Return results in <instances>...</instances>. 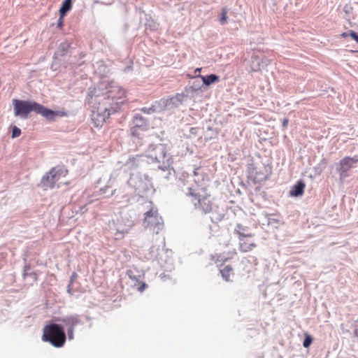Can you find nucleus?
<instances>
[{
	"mask_svg": "<svg viewBox=\"0 0 358 358\" xmlns=\"http://www.w3.org/2000/svg\"><path fill=\"white\" fill-rule=\"evenodd\" d=\"M126 92L114 81L103 80L89 88L85 102L91 108L96 126L117 112L124 102Z\"/></svg>",
	"mask_w": 358,
	"mask_h": 358,
	"instance_id": "obj_1",
	"label": "nucleus"
},
{
	"mask_svg": "<svg viewBox=\"0 0 358 358\" xmlns=\"http://www.w3.org/2000/svg\"><path fill=\"white\" fill-rule=\"evenodd\" d=\"M152 183L149 177L139 172H133L126 185L113 190L111 195L129 200L133 195L143 197L151 191Z\"/></svg>",
	"mask_w": 358,
	"mask_h": 358,
	"instance_id": "obj_2",
	"label": "nucleus"
},
{
	"mask_svg": "<svg viewBox=\"0 0 358 358\" xmlns=\"http://www.w3.org/2000/svg\"><path fill=\"white\" fill-rule=\"evenodd\" d=\"M13 104L15 115L22 118H27L31 112L40 114L50 121L55 120L56 117L63 115V113L60 111L52 110L35 101L13 99Z\"/></svg>",
	"mask_w": 358,
	"mask_h": 358,
	"instance_id": "obj_3",
	"label": "nucleus"
},
{
	"mask_svg": "<svg viewBox=\"0 0 358 358\" xmlns=\"http://www.w3.org/2000/svg\"><path fill=\"white\" fill-rule=\"evenodd\" d=\"M185 194L190 196L191 201L195 209L203 213H208L212 210L213 203L210 199V195L206 192V188L195 189L188 187L182 189Z\"/></svg>",
	"mask_w": 358,
	"mask_h": 358,
	"instance_id": "obj_4",
	"label": "nucleus"
},
{
	"mask_svg": "<svg viewBox=\"0 0 358 358\" xmlns=\"http://www.w3.org/2000/svg\"><path fill=\"white\" fill-rule=\"evenodd\" d=\"M42 340L50 343L55 348H62L66 341L64 327L59 324L51 322L43 327Z\"/></svg>",
	"mask_w": 358,
	"mask_h": 358,
	"instance_id": "obj_5",
	"label": "nucleus"
},
{
	"mask_svg": "<svg viewBox=\"0 0 358 358\" xmlns=\"http://www.w3.org/2000/svg\"><path fill=\"white\" fill-rule=\"evenodd\" d=\"M167 146L166 144L150 145L148 148V157L151 159L152 162L159 163V169L163 171H168V175L171 174L170 165L172 159L167 154Z\"/></svg>",
	"mask_w": 358,
	"mask_h": 358,
	"instance_id": "obj_6",
	"label": "nucleus"
},
{
	"mask_svg": "<svg viewBox=\"0 0 358 358\" xmlns=\"http://www.w3.org/2000/svg\"><path fill=\"white\" fill-rule=\"evenodd\" d=\"M143 225L156 234H159L164 228V221L159 215L156 208L152 207L149 210L145 213Z\"/></svg>",
	"mask_w": 358,
	"mask_h": 358,
	"instance_id": "obj_7",
	"label": "nucleus"
},
{
	"mask_svg": "<svg viewBox=\"0 0 358 358\" xmlns=\"http://www.w3.org/2000/svg\"><path fill=\"white\" fill-rule=\"evenodd\" d=\"M67 173V170L61 166L52 168L41 178V185L45 189H53L57 182Z\"/></svg>",
	"mask_w": 358,
	"mask_h": 358,
	"instance_id": "obj_8",
	"label": "nucleus"
},
{
	"mask_svg": "<svg viewBox=\"0 0 358 358\" xmlns=\"http://www.w3.org/2000/svg\"><path fill=\"white\" fill-rule=\"evenodd\" d=\"M55 321L63 324L66 328L67 337L69 341L74 338V329L78 325L83 324L80 316L78 314L68 315L55 318Z\"/></svg>",
	"mask_w": 358,
	"mask_h": 358,
	"instance_id": "obj_9",
	"label": "nucleus"
},
{
	"mask_svg": "<svg viewBox=\"0 0 358 358\" xmlns=\"http://www.w3.org/2000/svg\"><path fill=\"white\" fill-rule=\"evenodd\" d=\"M358 156L345 157L336 164V170L339 173L340 180H344L349 176L348 171L356 166Z\"/></svg>",
	"mask_w": 358,
	"mask_h": 358,
	"instance_id": "obj_10",
	"label": "nucleus"
},
{
	"mask_svg": "<svg viewBox=\"0 0 358 358\" xmlns=\"http://www.w3.org/2000/svg\"><path fill=\"white\" fill-rule=\"evenodd\" d=\"M132 124L133 127L131 129V134L136 136H138V134H137L138 129L145 131L148 127L147 120L139 113H136L134 115Z\"/></svg>",
	"mask_w": 358,
	"mask_h": 358,
	"instance_id": "obj_11",
	"label": "nucleus"
},
{
	"mask_svg": "<svg viewBox=\"0 0 358 358\" xmlns=\"http://www.w3.org/2000/svg\"><path fill=\"white\" fill-rule=\"evenodd\" d=\"M252 237H244L239 239V249L243 252L251 251L256 247V244L251 240Z\"/></svg>",
	"mask_w": 358,
	"mask_h": 358,
	"instance_id": "obj_12",
	"label": "nucleus"
},
{
	"mask_svg": "<svg viewBox=\"0 0 358 358\" xmlns=\"http://www.w3.org/2000/svg\"><path fill=\"white\" fill-rule=\"evenodd\" d=\"M305 186V183L303 180H298L296 183L294 185L292 189H290L289 195L291 196L295 197L301 196L304 192Z\"/></svg>",
	"mask_w": 358,
	"mask_h": 358,
	"instance_id": "obj_13",
	"label": "nucleus"
},
{
	"mask_svg": "<svg viewBox=\"0 0 358 358\" xmlns=\"http://www.w3.org/2000/svg\"><path fill=\"white\" fill-rule=\"evenodd\" d=\"M194 181L196 185V187H194L195 189L199 188H206L203 186V182H204V177L202 174V171L201 168H196L194 170Z\"/></svg>",
	"mask_w": 358,
	"mask_h": 358,
	"instance_id": "obj_14",
	"label": "nucleus"
},
{
	"mask_svg": "<svg viewBox=\"0 0 358 358\" xmlns=\"http://www.w3.org/2000/svg\"><path fill=\"white\" fill-rule=\"evenodd\" d=\"M157 103L159 104L160 113L164 110H170L175 108L174 106H172V99L171 96L161 99L157 101Z\"/></svg>",
	"mask_w": 358,
	"mask_h": 358,
	"instance_id": "obj_15",
	"label": "nucleus"
},
{
	"mask_svg": "<svg viewBox=\"0 0 358 358\" xmlns=\"http://www.w3.org/2000/svg\"><path fill=\"white\" fill-rule=\"evenodd\" d=\"M196 77H199L201 78L203 85L206 86H210V85L218 82L220 80V77L216 74H210L208 76H201V75H196Z\"/></svg>",
	"mask_w": 358,
	"mask_h": 358,
	"instance_id": "obj_16",
	"label": "nucleus"
},
{
	"mask_svg": "<svg viewBox=\"0 0 358 358\" xmlns=\"http://www.w3.org/2000/svg\"><path fill=\"white\" fill-rule=\"evenodd\" d=\"M235 232L238 235V239L244 237H252L253 235L248 232V227L241 224H237L235 228Z\"/></svg>",
	"mask_w": 358,
	"mask_h": 358,
	"instance_id": "obj_17",
	"label": "nucleus"
},
{
	"mask_svg": "<svg viewBox=\"0 0 358 358\" xmlns=\"http://www.w3.org/2000/svg\"><path fill=\"white\" fill-rule=\"evenodd\" d=\"M263 64V60L259 56L255 55L252 56L250 61V69L252 71H258L262 64Z\"/></svg>",
	"mask_w": 358,
	"mask_h": 358,
	"instance_id": "obj_18",
	"label": "nucleus"
},
{
	"mask_svg": "<svg viewBox=\"0 0 358 358\" xmlns=\"http://www.w3.org/2000/svg\"><path fill=\"white\" fill-rule=\"evenodd\" d=\"M171 97L172 99V106L176 108L180 106L185 101L187 96L184 93H180Z\"/></svg>",
	"mask_w": 358,
	"mask_h": 358,
	"instance_id": "obj_19",
	"label": "nucleus"
},
{
	"mask_svg": "<svg viewBox=\"0 0 358 358\" xmlns=\"http://www.w3.org/2000/svg\"><path fill=\"white\" fill-rule=\"evenodd\" d=\"M72 8V0H64L59 8V13L62 17H64Z\"/></svg>",
	"mask_w": 358,
	"mask_h": 358,
	"instance_id": "obj_20",
	"label": "nucleus"
},
{
	"mask_svg": "<svg viewBox=\"0 0 358 358\" xmlns=\"http://www.w3.org/2000/svg\"><path fill=\"white\" fill-rule=\"evenodd\" d=\"M127 273L129 278L133 280L134 281H136V283L140 282L141 278L143 275L141 272L138 271L136 268L128 270Z\"/></svg>",
	"mask_w": 358,
	"mask_h": 358,
	"instance_id": "obj_21",
	"label": "nucleus"
},
{
	"mask_svg": "<svg viewBox=\"0 0 358 358\" xmlns=\"http://www.w3.org/2000/svg\"><path fill=\"white\" fill-rule=\"evenodd\" d=\"M77 278V273L76 272H73L70 278L69 284L67 286V292L70 295H75L77 292V290L76 288H74V280Z\"/></svg>",
	"mask_w": 358,
	"mask_h": 358,
	"instance_id": "obj_22",
	"label": "nucleus"
},
{
	"mask_svg": "<svg viewBox=\"0 0 358 358\" xmlns=\"http://www.w3.org/2000/svg\"><path fill=\"white\" fill-rule=\"evenodd\" d=\"M141 110L146 114H152L155 113H160L159 108V104L157 103V101H155L151 106L150 107H143L141 109Z\"/></svg>",
	"mask_w": 358,
	"mask_h": 358,
	"instance_id": "obj_23",
	"label": "nucleus"
},
{
	"mask_svg": "<svg viewBox=\"0 0 358 358\" xmlns=\"http://www.w3.org/2000/svg\"><path fill=\"white\" fill-rule=\"evenodd\" d=\"M70 44L67 42H63L59 45L57 52H55V55L64 56L68 52Z\"/></svg>",
	"mask_w": 358,
	"mask_h": 358,
	"instance_id": "obj_24",
	"label": "nucleus"
},
{
	"mask_svg": "<svg viewBox=\"0 0 358 358\" xmlns=\"http://www.w3.org/2000/svg\"><path fill=\"white\" fill-rule=\"evenodd\" d=\"M159 246L152 245L149 250L148 253L145 255V257L148 259H154L157 258L158 254Z\"/></svg>",
	"mask_w": 358,
	"mask_h": 358,
	"instance_id": "obj_25",
	"label": "nucleus"
},
{
	"mask_svg": "<svg viewBox=\"0 0 358 358\" xmlns=\"http://www.w3.org/2000/svg\"><path fill=\"white\" fill-rule=\"evenodd\" d=\"M232 270V267L229 265L226 266L223 269L220 270L222 277L225 281H229V276Z\"/></svg>",
	"mask_w": 358,
	"mask_h": 358,
	"instance_id": "obj_26",
	"label": "nucleus"
},
{
	"mask_svg": "<svg viewBox=\"0 0 358 358\" xmlns=\"http://www.w3.org/2000/svg\"><path fill=\"white\" fill-rule=\"evenodd\" d=\"M141 156H136L132 158H129V160L127 162L126 166L128 167H136L138 166V162L140 159H141Z\"/></svg>",
	"mask_w": 358,
	"mask_h": 358,
	"instance_id": "obj_27",
	"label": "nucleus"
},
{
	"mask_svg": "<svg viewBox=\"0 0 358 358\" xmlns=\"http://www.w3.org/2000/svg\"><path fill=\"white\" fill-rule=\"evenodd\" d=\"M160 264L161 266L166 271H171L174 268L173 259L171 258H169L167 260H166L164 264L161 262Z\"/></svg>",
	"mask_w": 358,
	"mask_h": 358,
	"instance_id": "obj_28",
	"label": "nucleus"
},
{
	"mask_svg": "<svg viewBox=\"0 0 358 358\" xmlns=\"http://www.w3.org/2000/svg\"><path fill=\"white\" fill-rule=\"evenodd\" d=\"M247 171L252 177H257V173L256 171V167L254 164L251 163L248 164Z\"/></svg>",
	"mask_w": 358,
	"mask_h": 358,
	"instance_id": "obj_29",
	"label": "nucleus"
},
{
	"mask_svg": "<svg viewBox=\"0 0 358 358\" xmlns=\"http://www.w3.org/2000/svg\"><path fill=\"white\" fill-rule=\"evenodd\" d=\"M227 11L225 8H223L222 10L220 17V22L221 24H224L227 23Z\"/></svg>",
	"mask_w": 358,
	"mask_h": 358,
	"instance_id": "obj_30",
	"label": "nucleus"
},
{
	"mask_svg": "<svg viewBox=\"0 0 358 358\" xmlns=\"http://www.w3.org/2000/svg\"><path fill=\"white\" fill-rule=\"evenodd\" d=\"M202 86L203 84H201L199 80H194L192 83V85L189 87V90H191L193 92H195L199 90H201Z\"/></svg>",
	"mask_w": 358,
	"mask_h": 358,
	"instance_id": "obj_31",
	"label": "nucleus"
},
{
	"mask_svg": "<svg viewBox=\"0 0 358 358\" xmlns=\"http://www.w3.org/2000/svg\"><path fill=\"white\" fill-rule=\"evenodd\" d=\"M134 286H138V291H139L140 292H143L145 290V289L148 287V285L145 282H141L140 280L139 282L135 283Z\"/></svg>",
	"mask_w": 358,
	"mask_h": 358,
	"instance_id": "obj_32",
	"label": "nucleus"
},
{
	"mask_svg": "<svg viewBox=\"0 0 358 358\" xmlns=\"http://www.w3.org/2000/svg\"><path fill=\"white\" fill-rule=\"evenodd\" d=\"M21 134V129L16 126H13L12 128V138H17Z\"/></svg>",
	"mask_w": 358,
	"mask_h": 358,
	"instance_id": "obj_33",
	"label": "nucleus"
},
{
	"mask_svg": "<svg viewBox=\"0 0 358 358\" xmlns=\"http://www.w3.org/2000/svg\"><path fill=\"white\" fill-rule=\"evenodd\" d=\"M312 341V337L310 335H306L303 342V347L308 348L310 345Z\"/></svg>",
	"mask_w": 358,
	"mask_h": 358,
	"instance_id": "obj_34",
	"label": "nucleus"
},
{
	"mask_svg": "<svg viewBox=\"0 0 358 358\" xmlns=\"http://www.w3.org/2000/svg\"><path fill=\"white\" fill-rule=\"evenodd\" d=\"M223 217H224L223 214H217V215H215L213 214V216L211 217V220L213 222H218L221 221L223 219Z\"/></svg>",
	"mask_w": 358,
	"mask_h": 358,
	"instance_id": "obj_35",
	"label": "nucleus"
},
{
	"mask_svg": "<svg viewBox=\"0 0 358 358\" xmlns=\"http://www.w3.org/2000/svg\"><path fill=\"white\" fill-rule=\"evenodd\" d=\"M350 36L352 37V39H354L357 43H358V34L355 32V31L350 30L349 31Z\"/></svg>",
	"mask_w": 358,
	"mask_h": 358,
	"instance_id": "obj_36",
	"label": "nucleus"
},
{
	"mask_svg": "<svg viewBox=\"0 0 358 358\" xmlns=\"http://www.w3.org/2000/svg\"><path fill=\"white\" fill-rule=\"evenodd\" d=\"M352 8L350 5H345L343 8V10L345 13L350 14L352 12Z\"/></svg>",
	"mask_w": 358,
	"mask_h": 358,
	"instance_id": "obj_37",
	"label": "nucleus"
},
{
	"mask_svg": "<svg viewBox=\"0 0 358 358\" xmlns=\"http://www.w3.org/2000/svg\"><path fill=\"white\" fill-rule=\"evenodd\" d=\"M63 19L64 17H62L61 15H59V18L58 20V22H57V26L59 27H62V25H63Z\"/></svg>",
	"mask_w": 358,
	"mask_h": 358,
	"instance_id": "obj_38",
	"label": "nucleus"
},
{
	"mask_svg": "<svg viewBox=\"0 0 358 358\" xmlns=\"http://www.w3.org/2000/svg\"><path fill=\"white\" fill-rule=\"evenodd\" d=\"M127 232H128V229H122L121 231L117 229V232L116 235H117V234H120L121 235H123L124 234L127 233Z\"/></svg>",
	"mask_w": 358,
	"mask_h": 358,
	"instance_id": "obj_39",
	"label": "nucleus"
},
{
	"mask_svg": "<svg viewBox=\"0 0 358 358\" xmlns=\"http://www.w3.org/2000/svg\"><path fill=\"white\" fill-rule=\"evenodd\" d=\"M201 71V68H196L195 70H194V78H196V75H200V72Z\"/></svg>",
	"mask_w": 358,
	"mask_h": 358,
	"instance_id": "obj_40",
	"label": "nucleus"
},
{
	"mask_svg": "<svg viewBox=\"0 0 358 358\" xmlns=\"http://www.w3.org/2000/svg\"><path fill=\"white\" fill-rule=\"evenodd\" d=\"M288 122H289L288 119H284L282 121V127H287V126L288 124Z\"/></svg>",
	"mask_w": 358,
	"mask_h": 358,
	"instance_id": "obj_41",
	"label": "nucleus"
},
{
	"mask_svg": "<svg viewBox=\"0 0 358 358\" xmlns=\"http://www.w3.org/2000/svg\"><path fill=\"white\" fill-rule=\"evenodd\" d=\"M341 36L343 37V38H346L348 36H350L349 34V31L348 32H343L341 34Z\"/></svg>",
	"mask_w": 358,
	"mask_h": 358,
	"instance_id": "obj_42",
	"label": "nucleus"
},
{
	"mask_svg": "<svg viewBox=\"0 0 358 358\" xmlns=\"http://www.w3.org/2000/svg\"><path fill=\"white\" fill-rule=\"evenodd\" d=\"M196 129V128H193V127H192V128H191V129H190V133H191V134H196V133H195Z\"/></svg>",
	"mask_w": 358,
	"mask_h": 358,
	"instance_id": "obj_43",
	"label": "nucleus"
},
{
	"mask_svg": "<svg viewBox=\"0 0 358 358\" xmlns=\"http://www.w3.org/2000/svg\"><path fill=\"white\" fill-rule=\"evenodd\" d=\"M27 271V266L24 267V275L26 276L27 275V273H26Z\"/></svg>",
	"mask_w": 358,
	"mask_h": 358,
	"instance_id": "obj_44",
	"label": "nucleus"
},
{
	"mask_svg": "<svg viewBox=\"0 0 358 358\" xmlns=\"http://www.w3.org/2000/svg\"><path fill=\"white\" fill-rule=\"evenodd\" d=\"M357 52H358V50H357Z\"/></svg>",
	"mask_w": 358,
	"mask_h": 358,
	"instance_id": "obj_45",
	"label": "nucleus"
}]
</instances>
